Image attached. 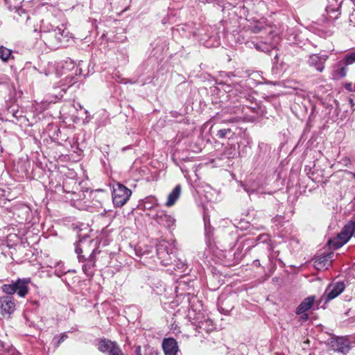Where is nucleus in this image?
<instances>
[{"instance_id": "nucleus-34", "label": "nucleus", "mask_w": 355, "mask_h": 355, "mask_svg": "<svg viewBox=\"0 0 355 355\" xmlns=\"http://www.w3.org/2000/svg\"><path fill=\"white\" fill-rule=\"evenodd\" d=\"M202 307V304L199 302V306L197 307L194 311H200V308Z\"/></svg>"}, {"instance_id": "nucleus-2", "label": "nucleus", "mask_w": 355, "mask_h": 355, "mask_svg": "<svg viewBox=\"0 0 355 355\" xmlns=\"http://www.w3.org/2000/svg\"><path fill=\"white\" fill-rule=\"evenodd\" d=\"M30 282V279H18L12 284L2 285L1 290L8 296L17 293L19 297H24L28 293Z\"/></svg>"}, {"instance_id": "nucleus-9", "label": "nucleus", "mask_w": 355, "mask_h": 355, "mask_svg": "<svg viewBox=\"0 0 355 355\" xmlns=\"http://www.w3.org/2000/svg\"><path fill=\"white\" fill-rule=\"evenodd\" d=\"M153 218L161 225L168 228L172 227L175 223V220L171 215L167 214L162 210H159L153 216Z\"/></svg>"}, {"instance_id": "nucleus-12", "label": "nucleus", "mask_w": 355, "mask_h": 355, "mask_svg": "<svg viewBox=\"0 0 355 355\" xmlns=\"http://www.w3.org/2000/svg\"><path fill=\"white\" fill-rule=\"evenodd\" d=\"M165 355H177L178 352V343L174 338H166L162 343Z\"/></svg>"}, {"instance_id": "nucleus-38", "label": "nucleus", "mask_w": 355, "mask_h": 355, "mask_svg": "<svg viewBox=\"0 0 355 355\" xmlns=\"http://www.w3.org/2000/svg\"><path fill=\"white\" fill-rule=\"evenodd\" d=\"M204 220H205V225H206V224H207V222H206V218H205V217H204Z\"/></svg>"}, {"instance_id": "nucleus-17", "label": "nucleus", "mask_w": 355, "mask_h": 355, "mask_svg": "<svg viewBox=\"0 0 355 355\" xmlns=\"http://www.w3.org/2000/svg\"><path fill=\"white\" fill-rule=\"evenodd\" d=\"M255 48L263 52L269 53L270 52L271 49L275 48V44H267L264 42H260L254 44Z\"/></svg>"}, {"instance_id": "nucleus-26", "label": "nucleus", "mask_w": 355, "mask_h": 355, "mask_svg": "<svg viewBox=\"0 0 355 355\" xmlns=\"http://www.w3.org/2000/svg\"><path fill=\"white\" fill-rule=\"evenodd\" d=\"M176 266L178 269L183 270L186 267V263L184 261L179 260L176 264Z\"/></svg>"}, {"instance_id": "nucleus-27", "label": "nucleus", "mask_w": 355, "mask_h": 355, "mask_svg": "<svg viewBox=\"0 0 355 355\" xmlns=\"http://www.w3.org/2000/svg\"><path fill=\"white\" fill-rule=\"evenodd\" d=\"M349 21L355 26V10L349 15Z\"/></svg>"}, {"instance_id": "nucleus-4", "label": "nucleus", "mask_w": 355, "mask_h": 355, "mask_svg": "<svg viewBox=\"0 0 355 355\" xmlns=\"http://www.w3.org/2000/svg\"><path fill=\"white\" fill-rule=\"evenodd\" d=\"M132 194V191L124 185L116 183L113 186L112 200L116 207L124 205Z\"/></svg>"}, {"instance_id": "nucleus-10", "label": "nucleus", "mask_w": 355, "mask_h": 355, "mask_svg": "<svg viewBox=\"0 0 355 355\" xmlns=\"http://www.w3.org/2000/svg\"><path fill=\"white\" fill-rule=\"evenodd\" d=\"M157 253L163 265L166 266L169 264V261L171 259V254L173 252L172 250L169 251L167 243H161L157 249Z\"/></svg>"}, {"instance_id": "nucleus-35", "label": "nucleus", "mask_w": 355, "mask_h": 355, "mask_svg": "<svg viewBox=\"0 0 355 355\" xmlns=\"http://www.w3.org/2000/svg\"><path fill=\"white\" fill-rule=\"evenodd\" d=\"M229 121H230V122H231V123H234V122H235L236 121H235V119H230Z\"/></svg>"}, {"instance_id": "nucleus-19", "label": "nucleus", "mask_w": 355, "mask_h": 355, "mask_svg": "<svg viewBox=\"0 0 355 355\" xmlns=\"http://www.w3.org/2000/svg\"><path fill=\"white\" fill-rule=\"evenodd\" d=\"M354 62H355V51L346 54L344 59L340 61V64L341 65L344 63L345 65H349Z\"/></svg>"}, {"instance_id": "nucleus-7", "label": "nucleus", "mask_w": 355, "mask_h": 355, "mask_svg": "<svg viewBox=\"0 0 355 355\" xmlns=\"http://www.w3.org/2000/svg\"><path fill=\"white\" fill-rule=\"evenodd\" d=\"M98 349L103 353H108L109 355H123L117 344L110 340L104 339L101 340L98 343Z\"/></svg>"}, {"instance_id": "nucleus-6", "label": "nucleus", "mask_w": 355, "mask_h": 355, "mask_svg": "<svg viewBox=\"0 0 355 355\" xmlns=\"http://www.w3.org/2000/svg\"><path fill=\"white\" fill-rule=\"evenodd\" d=\"M16 309V304L12 296L3 295L0 297V314L3 316H10Z\"/></svg>"}, {"instance_id": "nucleus-20", "label": "nucleus", "mask_w": 355, "mask_h": 355, "mask_svg": "<svg viewBox=\"0 0 355 355\" xmlns=\"http://www.w3.org/2000/svg\"><path fill=\"white\" fill-rule=\"evenodd\" d=\"M338 66L339 68L336 71L335 76L336 78H343L347 74V66L344 63H343L341 65L340 64V62H338Z\"/></svg>"}, {"instance_id": "nucleus-14", "label": "nucleus", "mask_w": 355, "mask_h": 355, "mask_svg": "<svg viewBox=\"0 0 355 355\" xmlns=\"http://www.w3.org/2000/svg\"><path fill=\"white\" fill-rule=\"evenodd\" d=\"M331 263V254L324 255L318 258L314 261V267L318 270H326Z\"/></svg>"}, {"instance_id": "nucleus-30", "label": "nucleus", "mask_w": 355, "mask_h": 355, "mask_svg": "<svg viewBox=\"0 0 355 355\" xmlns=\"http://www.w3.org/2000/svg\"><path fill=\"white\" fill-rule=\"evenodd\" d=\"M189 303L191 304V303H194L196 301L198 302V299L196 297L192 296L191 298L189 299Z\"/></svg>"}, {"instance_id": "nucleus-29", "label": "nucleus", "mask_w": 355, "mask_h": 355, "mask_svg": "<svg viewBox=\"0 0 355 355\" xmlns=\"http://www.w3.org/2000/svg\"><path fill=\"white\" fill-rule=\"evenodd\" d=\"M51 68H53V64H49V69H48V70H45V71H44V74H45L46 76H48V75H49L50 73H51V71H50V69H51Z\"/></svg>"}, {"instance_id": "nucleus-36", "label": "nucleus", "mask_w": 355, "mask_h": 355, "mask_svg": "<svg viewBox=\"0 0 355 355\" xmlns=\"http://www.w3.org/2000/svg\"><path fill=\"white\" fill-rule=\"evenodd\" d=\"M17 112H18V111H17L16 113H15V112H13V116H14L15 117H16V118L17 117Z\"/></svg>"}, {"instance_id": "nucleus-18", "label": "nucleus", "mask_w": 355, "mask_h": 355, "mask_svg": "<svg viewBox=\"0 0 355 355\" xmlns=\"http://www.w3.org/2000/svg\"><path fill=\"white\" fill-rule=\"evenodd\" d=\"M12 55V51L3 46H0V59L7 62Z\"/></svg>"}, {"instance_id": "nucleus-39", "label": "nucleus", "mask_w": 355, "mask_h": 355, "mask_svg": "<svg viewBox=\"0 0 355 355\" xmlns=\"http://www.w3.org/2000/svg\"><path fill=\"white\" fill-rule=\"evenodd\" d=\"M340 13L337 14L334 17L335 18H337L338 17V15H339Z\"/></svg>"}, {"instance_id": "nucleus-1", "label": "nucleus", "mask_w": 355, "mask_h": 355, "mask_svg": "<svg viewBox=\"0 0 355 355\" xmlns=\"http://www.w3.org/2000/svg\"><path fill=\"white\" fill-rule=\"evenodd\" d=\"M40 33L45 46L52 50L67 45L72 40L65 26L63 24H58L56 20L51 17L41 21Z\"/></svg>"}, {"instance_id": "nucleus-31", "label": "nucleus", "mask_w": 355, "mask_h": 355, "mask_svg": "<svg viewBox=\"0 0 355 355\" xmlns=\"http://www.w3.org/2000/svg\"><path fill=\"white\" fill-rule=\"evenodd\" d=\"M253 265L256 267H259L261 266L260 261L258 259H256L253 261Z\"/></svg>"}, {"instance_id": "nucleus-40", "label": "nucleus", "mask_w": 355, "mask_h": 355, "mask_svg": "<svg viewBox=\"0 0 355 355\" xmlns=\"http://www.w3.org/2000/svg\"><path fill=\"white\" fill-rule=\"evenodd\" d=\"M0 152H1V150L0 149Z\"/></svg>"}, {"instance_id": "nucleus-3", "label": "nucleus", "mask_w": 355, "mask_h": 355, "mask_svg": "<svg viewBox=\"0 0 355 355\" xmlns=\"http://www.w3.org/2000/svg\"><path fill=\"white\" fill-rule=\"evenodd\" d=\"M355 231V220L349 221L343 228L340 234L332 241H330L332 246L338 249L345 245L351 238Z\"/></svg>"}, {"instance_id": "nucleus-22", "label": "nucleus", "mask_w": 355, "mask_h": 355, "mask_svg": "<svg viewBox=\"0 0 355 355\" xmlns=\"http://www.w3.org/2000/svg\"><path fill=\"white\" fill-rule=\"evenodd\" d=\"M264 28L265 26L263 24V23L259 21L252 28V32L254 33H260Z\"/></svg>"}, {"instance_id": "nucleus-32", "label": "nucleus", "mask_w": 355, "mask_h": 355, "mask_svg": "<svg viewBox=\"0 0 355 355\" xmlns=\"http://www.w3.org/2000/svg\"><path fill=\"white\" fill-rule=\"evenodd\" d=\"M300 315H301V319L303 320H306L308 319V315L305 313L301 314Z\"/></svg>"}, {"instance_id": "nucleus-16", "label": "nucleus", "mask_w": 355, "mask_h": 355, "mask_svg": "<svg viewBox=\"0 0 355 355\" xmlns=\"http://www.w3.org/2000/svg\"><path fill=\"white\" fill-rule=\"evenodd\" d=\"M181 193V187L180 185H177L174 189L169 193L168 196L167 201L166 202V205L167 207H171L175 204L176 200L179 198Z\"/></svg>"}, {"instance_id": "nucleus-23", "label": "nucleus", "mask_w": 355, "mask_h": 355, "mask_svg": "<svg viewBox=\"0 0 355 355\" xmlns=\"http://www.w3.org/2000/svg\"><path fill=\"white\" fill-rule=\"evenodd\" d=\"M230 132H231L230 129H220L218 130L217 136L219 138L223 139V138H225L226 137V135H227V133H229Z\"/></svg>"}, {"instance_id": "nucleus-13", "label": "nucleus", "mask_w": 355, "mask_h": 355, "mask_svg": "<svg viewBox=\"0 0 355 355\" xmlns=\"http://www.w3.org/2000/svg\"><path fill=\"white\" fill-rule=\"evenodd\" d=\"M315 302L314 296H309L306 297L297 307L296 309V314L301 315L306 311H309L313 306Z\"/></svg>"}, {"instance_id": "nucleus-15", "label": "nucleus", "mask_w": 355, "mask_h": 355, "mask_svg": "<svg viewBox=\"0 0 355 355\" xmlns=\"http://www.w3.org/2000/svg\"><path fill=\"white\" fill-rule=\"evenodd\" d=\"M94 250L90 254L89 258L86 260V263L83 266V270L87 276H92L94 274L93 268L95 266V261L93 259Z\"/></svg>"}, {"instance_id": "nucleus-33", "label": "nucleus", "mask_w": 355, "mask_h": 355, "mask_svg": "<svg viewBox=\"0 0 355 355\" xmlns=\"http://www.w3.org/2000/svg\"><path fill=\"white\" fill-rule=\"evenodd\" d=\"M83 250L80 247H76V252L79 255L80 253H82Z\"/></svg>"}, {"instance_id": "nucleus-28", "label": "nucleus", "mask_w": 355, "mask_h": 355, "mask_svg": "<svg viewBox=\"0 0 355 355\" xmlns=\"http://www.w3.org/2000/svg\"><path fill=\"white\" fill-rule=\"evenodd\" d=\"M339 9H340V5H338L336 8H331V6H327V11L328 12H330L331 11L337 12H338Z\"/></svg>"}, {"instance_id": "nucleus-5", "label": "nucleus", "mask_w": 355, "mask_h": 355, "mask_svg": "<svg viewBox=\"0 0 355 355\" xmlns=\"http://www.w3.org/2000/svg\"><path fill=\"white\" fill-rule=\"evenodd\" d=\"M345 288V285L343 282L331 283L326 288L324 294L321 297V300H324L326 303L329 302L341 294Z\"/></svg>"}, {"instance_id": "nucleus-8", "label": "nucleus", "mask_w": 355, "mask_h": 355, "mask_svg": "<svg viewBox=\"0 0 355 355\" xmlns=\"http://www.w3.org/2000/svg\"><path fill=\"white\" fill-rule=\"evenodd\" d=\"M330 344L335 351L347 354L350 350V342L347 337L331 338Z\"/></svg>"}, {"instance_id": "nucleus-21", "label": "nucleus", "mask_w": 355, "mask_h": 355, "mask_svg": "<svg viewBox=\"0 0 355 355\" xmlns=\"http://www.w3.org/2000/svg\"><path fill=\"white\" fill-rule=\"evenodd\" d=\"M199 327L207 331H210L213 328L212 321L210 320H205L199 322Z\"/></svg>"}, {"instance_id": "nucleus-25", "label": "nucleus", "mask_w": 355, "mask_h": 355, "mask_svg": "<svg viewBox=\"0 0 355 355\" xmlns=\"http://www.w3.org/2000/svg\"><path fill=\"white\" fill-rule=\"evenodd\" d=\"M67 338V335L66 334V333H62L60 336L59 340L58 341L57 347H58Z\"/></svg>"}, {"instance_id": "nucleus-11", "label": "nucleus", "mask_w": 355, "mask_h": 355, "mask_svg": "<svg viewBox=\"0 0 355 355\" xmlns=\"http://www.w3.org/2000/svg\"><path fill=\"white\" fill-rule=\"evenodd\" d=\"M327 55H319L318 54H313L310 55L309 64L311 67H313L318 71L322 72L324 68V63L327 60Z\"/></svg>"}, {"instance_id": "nucleus-24", "label": "nucleus", "mask_w": 355, "mask_h": 355, "mask_svg": "<svg viewBox=\"0 0 355 355\" xmlns=\"http://www.w3.org/2000/svg\"><path fill=\"white\" fill-rule=\"evenodd\" d=\"M269 236L268 234H262L258 237V241L260 242H266L268 240Z\"/></svg>"}, {"instance_id": "nucleus-37", "label": "nucleus", "mask_w": 355, "mask_h": 355, "mask_svg": "<svg viewBox=\"0 0 355 355\" xmlns=\"http://www.w3.org/2000/svg\"><path fill=\"white\" fill-rule=\"evenodd\" d=\"M349 87H350V84H349L346 87H347V89H349Z\"/></svg>"}]
</instances>
